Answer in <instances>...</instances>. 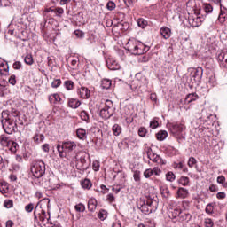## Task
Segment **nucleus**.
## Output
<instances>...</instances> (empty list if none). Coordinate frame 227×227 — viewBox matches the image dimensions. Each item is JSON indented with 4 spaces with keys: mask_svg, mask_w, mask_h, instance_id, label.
<instances>
[{
    "mask_svg": "<svg viewBox=\"0 0 227 227\" xmlns=\"http://www.w3.org/2000/svg\"><path fill=\"white\" fill-rule=\"evenodd\" d=\"M77 148V144L72 141L63 142L62 145H57V150L59 152V155L61 159H65L67 157L68 160H73L74 162L78 161L79 158H77V153L74 157L70 156V152H74Z\"/></svg>",
    "mask_w": 227,
    "mask_h": 227,
    "instance_id": "f257e3e1",
    "label": "nucleus"
},
{
    "mask_svg": "<svg viewBox=\"0 0 227 227\" xmlns=\"http://www.w3.org/2000/svg\"><path fill=\"white\" fill-rule=\"evenodd\" d=\"M127 49L135 56H141V54H145V44L139 41H129L127 43Z\"/></svg>",
    "mask_w": 227,
    "mask_h": 227,
    "instance_id": "f03ea898",
    "label": "nucleus"
},
{
    "mask_svg": "<svg viewBox=\"0 0 227 227\" xmlns=\"http://www.w3.org/2000/svg\"><path fill=\"white\" fill-rule=\"evenodd\" d=\"M31 173L35 178H42L45 175V163L42 160H35L32 163Z\"/></svg>",
    "mask_w": 227,
    "mask_h": 227,
    "instance_id": "7ed1b4c3",
    "label": "nucleus"
},
{
    "mask_svg": "<svg viewBox=\"0 0 227 227\" xmlns=\"http://www.w3.org/2000/svg\"><path fill=\"white\" fill-rule=\"evenodd\" d=\"M188 15H200L201 13V2L200 0H189L186 4Z\"/></svg>",
    "mask_w": 227,
    "mask_h": 227,
    "instance_id": "20e7f679",
    "label": "nucleus"
},
{
    "mask_svg": "<svg viewBox=\"0 0 227 227\" xmlns=\"http://www.w3.org/2000/svg\"><path fill=\"white\" fill-rule=\"evenodd\" d=\"M114 103L112 100H106L105 103V106L100 110L99 115L104 120H109L110 116H113L114 110Z\"/></svg>",
    "mask_w": 227,
    "mask_h": 227,
    "instance_id": "39448f33",
    "label": "nucleus"
},
{
    "mask_svg": "<svg viewBox=\"0 0 227 227\" xmlns=\"http://www.w3.org/2000/svg\"><path fill=\"white\" fill-rule=\"evenodd\" d=\"M6 116V113H2V125L4 129L6 134H12L15 130V124H13V121H12L8 117Z\"/></svg>",
    "mask_w": 227,
    "mask_h": 227,
    "instance_id": "423d86ee",
    "label": "nucleus"
},
{
    "mask_svg": "<svg viewBox=\"0 0 227 227\" xmlns=\"http://www.w3.org/2000/svg\"><path fill=\"white\" fill-rule=\"evenodd\" d=\"M140 210L143 212V214H152V212H155L157 210V207L153 206V200H147L146 203H143L140 206Z\"/></svg>",
    "mask_w": 227,
    "mask_h": 227,
    "instance_id": "0eeeda50",
    "label": "nucleus"
},
{
    "mask_svg": "<svg viewBox=\"0 0 227 227\" xmlns=\"http://www.w3.org/2000/svg\"><path fill=\"white\" fill-rule=\"evenodd\" d=\"M147 156L148 159H150V160L153 162H157L158 164H166V160L162 159L157 153H153L151 148L147 149Z\"/></svg>",
    "mask_w": 227,
    "mask_h": 227,
    "instance_id": "6e6552de",
    "label": "nucleus"
},
{
    "mask_svg": "<svg viewBox=\"0 0 227 227\" xmlns=\"http://www.w3.org/2000/svg\"><path fill=\"white\" fill-rule=\"evenodd\" d=\"M122 116L126 120H129V118H134L136 114L134 113V108L132 106H124L122 109Z\"/></svg>",
    "mask_w": 227,
    "mask_h": 227,
    "instance_id": "1a4fd4ad",
    "label": "nucleus"
},
{
    "mask_svg": "<svg viewBox=\"0 0 227 227\" xmlns=\"http://www.w3.org/2000/svg\"><path fill=\"white\" fill-rule=\"evenodd\" d=\"M184 129H185L184 124L175 123L171 125L170 132H172L173 134H182V132H184Z\"/></svg>",
    "mask_w": 227,
    "mask_h": 227,
    "instance_id": "9d476101",
    "label": "nucleus"
},
{
    "mask_svg": "<svg viewBox=\"0 0 227 227\" xmlns=\"http://www.w3.org/2000/svg\"><path fill=\"white\" fill-rule=\"evenodd\" d=\"M109 70H120V64L114 59H108L106 60Z\"/></svg>",
    "mask_w": 227,
    "mask_h": 227,
    "instance_id": "9b49d317",
    "label": "nucleus"
},
{
    "mask_svg": "<svg viewBox=\"0 0 227 227\" xmlns=\"http://www.w3.org/2000/svg\"><path fill=\"white\" fill-rule=\"evenodd\" d=\"M160 33L165 40H168V38H171V28L168 27H162L160 29Z\"/></svg>",
    "mask_w": 227,
    "mask_h": 227,
    "instance_id": "f8f14e48",
    "label": "nucleus"
},
{
    "mask_svg": "<svg viewBox=\"0 0 227 227\" xmlns=\"http://www.w3.org/2000/svg\"><path fill=\"white\" fill-rule=\"evenodd\" d=\"M78 95L81 97V98H90V90L86 87H81L78 89Z\"/></svg>",
    "mask_w": 227,
    "mask_h": 227,
    "instance_id": "ddd939ff",
    "label": "nucleus"
},
{
    "mask_svg": "<svg viewBox=\"0 0 227 227\" xmlns=\"http://www.w3.org/2000/svg\"><path fill=\"white\" fill-rule=\"evenodd\" d=\"M195 16H192V18L189 19L190 24L193 27H198V26H201V18L198 17L199 14H194Z\"/></svg>",
    "mask_w": 227,
    "mask_h": 227,
    "instance_id": "4468645a",
    "label": "nucleus"
},
{
    "mask_svg": "<svg viewBox=\"0 0 227 227\" xmlns=\"http://www.w3.org/2000/svg\"><path fill=\"white\" fill-rule=\"evenodd\" d=\"M12 140L10 139V137H6L5 135L0 136V146H2L3 148H8Z\"/></svg>",
    "mask_w": 227,
    "mask_h": 227,
    "instance_id": "2eb2a0df",
    "label": "nucleus"
},
{
    "mask_svg": "<svg viewBox=\"0 0 227 227\" xmlns=\"http://www.w3.org/2000/svg\"><path fill=\"white\" fill-rule=\"evenodd\" d=\"M76 136L78 138H80L82 141H85V139L88 138V131L86 129L80 128L76 130Z\"/></svg>",
    "mask_w": 227,
    "mask_h": 227,
    "instance_id": "dca6fc26",
    "label": "nucleus"
},
{
    "mask_svg": "<svg viewBox=\"0 0 227 227\" xmlns=\"http://www.w3.org/2000/svg\"><path fill=\"white\" fill-rule=\"evenodd\" d=\"M217 59L221 65L227 67V51L220 52L217 56Z\"/></svg>",
    "mask_w": 227,
    "mask_h": 227,
    "instance_id": "f3484780",
    "label": "nucleus"
},
{
    "mask_svg": "<svg viewBox=\"0 0 227 227\" xmlns=\"http://www.w3.org/2000/svg\"><path fill=\"white\" fill-rule=\"evenodd\" d=\"M81 106V101L77 98H71L68 99V106L71 109H77Z\"/></svg>",
    "mask_w": 227,
    "mask_h": 227,
    "instance_id": "a211bd4d",
    "label": "nucleus"
},
{
    "mask_svg": "<svg viewBox=\"0 0 227 227\" xmlns=\"http://www.w3.org/2000/svg\"><path fill=\"white\" fill-rule=\"evenodd\" d=\"M189 196V190L185 188H179L176 192V198H180L181 200H185Z\"/></svg>",
    "mask_w": 227,
    "mask_h": 227,
    "instance_id": "6ab92c4d",
    "label": "nucleus"
},
{
    "mask_svg": "<svg viewBox=\"0 0 227 227\" xmlns=\"http://www.w3.org/2000/svg\"><path fill=\"white\" fill-rule=\"evenodd\" d=\"M49 102L51 104H61V97L58 93L49 96Z\"/></svg>",
    "mask_w": 227,
    "mask_h": 227,
    "instance_id": "aec40b11",
    "label": "nucleus"
},
{
    "mask_svg": "<svg viewBox=\"0 0 227 227\" xmlns=\"http://www.w3.org/2000/svg\"><path fill=\"white\" fill-rule=\"evenodd\" d=\"M88 208L90 212H95L97 210V200L90 198L88 202Z\"/></svg>",
    "mask_w": 227,
    "mask_h": 227,
    "instance_id": "412c9836",
    "label": "nucleus"
},
{
    "mask_svg": "<svg viewBox=\"0 0 227 227\" xmlns=\"http://www.w3.org/2000/svg\"><path fill=\"white\" fill-rule=\"evenodd\" d=\"M9 72H10V66H8V62H5L4 65L0 66L1 75H8Z\"/></svg>",
    "mask_w": 227,
    "mask_h": 227,
    "instance_id": "4be33fe9",
    "label": "nucleus"
},
{
    "mask_svg": "<svg viewBox=\"0 0 227 227\" xmlns=\"http://www.w3.org/2000/svg\"><path fill=\"white\" fill-rule=\"evenodd\" d=\"M9 148L10 152L12 153H17V150H19V144L17 142L11 140L10 145L7 146Z\"/></svg>",
    "mask_w": 227,
    "mask_h": 227,
    "instance_id": "5701e85b",
    "label": "nucleus"
},
{
    "mask_svg": "<svg viewBox=\"0 0 227 227\" xmlns=\"http://www.w3.org/2000/svg\"><path fill=\"white\" fill-rule=\"evenodd\" d=\"M207 84L212 88H214V86H217V79H215V74H211L207 77Z\"/></svg>",
    "mask_w": 227,
    "mask_h": 227,
    "instance_id": "b1692460",
    "label": "nucleus"
},
{
    "mask_svg": "<svg viewBox=\"0 0 227 227\" xmlns=\"http://www.w3.org/2000/svg\"><path fill=\"white\" fill-rule=\"evenodd\" d=\"M112 82L111 80L105 78L101 81V88L103 90H109L111 88Z\"/></svg>",
    "mask_w": 227,
    "mask_h": 227,
    "instance_id": "393cba45",
    "label": "nucleus"
},
{
    "mask_svg": "<svg viewBox=\"0 0 227 227\" xmlns=\"http://www.w3.org/2000/svg\"><path fill=\"white\" fill-rule=\"evenodd\" d=\"M8 191H10V185L8 183H1L0 192H2V194H8Z\"/></svg>",
    "mask_w": 227,
    "mask_h": 227,
    "instance_id": "a878e982",
    "label": "nucleus"
},
{
    "mask_svg": "<svg viewBox=\"0 0 227 227\" xmlns=\"http://www.w3.org/2000/svg\"><path fill=\"white\" fill-rule=\"evenodd\" d=\"M156 137L158 141H164L166 137H168V131L166 130H161L156 134Z\"/></svg>",
    "mask_w": 227,
    "mask_h": 227,
    "instance_id": "bb28decb",
    "label": "nucleus"
},
{
    "mask_svg": "<svg viewBox=\"0 0 227 227\" xmlns=\"http://www.w3.org/2000/svg\"><path fill=\"white\" fill-rule=\"evenodd\" d=\"M179 217L181 221H185V223H189V221L192 219L191 214L181 212L179 214Z\"/></svg>",
    "mask_w": 227,
    "mask_h": 227,
    "instance_id": "cd10ccee",
    "label": "nucleus"
},
{
    "mask_svg": "<svg viewBox=\"0 0 227 227\" xmlns=\"http://www.w3.org/2000/svg\"><path fill=\"white\" fill-rule=\"evenodd\" d=\"M81 185L82 187V189H91L92 187V184L91 181H90V179H84L83 181L81 182Z\"/></svg>",
    "mask_w": 227,
    "mask_h": 227,
    "instance_id": "c85d7f7f",
    "label": "nucleus"
},
{
    "mask_svg": "<svg viewBox=\"0 0 227 227\" xmlns=\"http://www.w3.org/2000/svg\"><path fill=\"white\" fill-rule=\"evenodd\" d=\"M194 100H198V95L196 93L188 94L185 98V102L191 104V102H194Z\"/></svg>",
    "mask_w": 227,
    "mask_h": 227,
    "instance_id": "c756f323",
    "label": "nucleus"
},
{
    "mask_svg": "<svg viewBox=\"0 0 227 227\" xmlns=\"http://www.w3.org/2000/svg\"><path fill=\"white\" fill-rule=\"evenodd\" d=\"M166 181L167 182H175L176 176H175V174L171 171L168 172L166 175Z\"/></svg>",
    "mask_w": 227,
    "mask_h": 227,
    "instance_id": "7c9ffc66",
    "label": "nucleus"
},
{
    "mask_svg": "<svg viewBox=\"0 0 227 227\" xmlns=\"http://www.w3.org/2000/svg\"><path fill=\"white\" fill-rule=\"evenodd\" d=\"M178 184H180V185H183L184 187H186V185H189V177L181 176L178 180Z\"/></svg>",
    "mask_w": 227,
    "mask_h": 227,
    "instance_id": "2f4dec72",
    "label": "nucleus"
},
{
    "mask_svg": "<svg viewBox=\"0 0 227 227\" xmlns=\"http://www.w3.org/2000/svg\"><path fill=\"white\" fill-rule=\"evenodd\" d=\"M137 25L142 29H145V27H146V26L148 25V21H146V20H145L143 18H140L137 20Z\"/></svg>",
    "mask_w": 227,
    "mask_h": 227,
    "instance_id": "473e14b6",
    "label": "nucleus"
},
{
    "mask_svg": "<svg viewBox=\"0 0 227 227\" xmlns=\"http://www.w3.org/2000/svg\"><path fill=\"white\" fill-rule=\"evenodd\" d=\"M112 130L114 136H119L120 134H121V127H120V125L118 124H114L112 128Z\"/></svg>",
    "mask_w": 227,
    "mask_h": 227,
    "instance_id": "72a5a7b5",
    "label": "nucleus"
},
{
    "mask_svg": "<svg viewBox=\"0 0 227 227\" xmlns=\"http://www.w3.org/2000/svg\"><path fill=\"white\" fill-rule=\"evenodd\" d=\"M65 88L70 91L71 90H74V82L67 80L64 82Z\"/></svg>",
    "mask_w": 227,
    "mask_h": 227,
    "instance_id": "f704fd0d",
    "label": "nucleus"
},
{
    "mask_svg": "<svg viewBox=\"0 0 227 227\" xmlns=\"http://www.w3.org/2000/svg\"><path fill=\"white\" fill-rule=\"evenodd\" d=\"M98 217L101 221H106V219H107V211L106 210L99 211V213L98 214Z\"/></svg>",
    "mask_w": 227,
    "mask_h": 227,
    "instance_id": "c9c22d12",
    "label": "nucleus"
},
{
    "mask_svg": "<svg viewBox=\"0 0 227 227\" xmlns=\"http://www.w3.org/2000/svg\"><path fill=\"white\" fill-rule=\"evenodd\" d=\"M24 61H25L26 65H33V63H34L33 55L27 54L25 57Z\"/></svg>",
    "mask_w": 227,
    "mask_h": 227,
    "instance_id": "e433bc0d",
    "label": "nucleus"
},
{
    "mask_svg": "<svg viewBox=\"0 0 227 227\" xmlns=\"http://www.w3.org/2000/svg\"><path fill=\"white\" fill-rule=\"evenodd\" d=\"M204 226L205 227H214V220L211 218H205L204 219Z\"/></svg>",
    "mask_w": 227,
    "mask_h": 227,
    "instance_id": "4c0bfd02",
    "label": "nucleus"
},
{
    "mask_svg": "<svg viewBox=\"0 0 227 227\" xmlns=\"http://www.w3.org/2000/svg\"><path fill=\"white\" fill-rule=\"evenodd\" d=\"M106 8L109 10V12H113V10L116 9V4L113 1H109L106 4Z\"/></svg>",
    "mask_w": 227,
    "mask_h": 227,
    "instance_id": "58836bf2",
    "label": "nucleus"
},
{
    "mask_svg": "<svg viewBox=\"0 0 227 227\" xmlns=\"http://www.w3.org/2000/svg\"><path fill=\"white\" fill-rule=\"evenodd\" d=\"M92 169L93 171H100V161L94 160L92 162Z\"/></svg>",
    "mask_w": 227,
    "mask_h": 227,
    "instance_id": "ea45409f",
    "label": "nucleus"
},
{
    "mask_svg": "<svg viewBox=\"0 0 227 227\" xmlns=\"http://www.w3.org/2000/svg\"><path fill=\"white\" fill-rule=\"evenodd\" d=\"M76 212H84V210H86V206H84V204H77L75 207H74Z\"/></svg>",
    "mask_w": 227,
    "mask_h": 227,
    "instance_id": "a19ab883",
    "label": "nucleus"
},
{
    "mask_svg": "<svg viewBox=\"0 0 227 227\" xmlns=\"http://www.w3.org/2000/svg\"><path fill=\"white\" fill-rule=\"evenodd\" d=\"M25 210L26 212L30 214V212H33V210H35V204L34 203L27 204V206H25Z\"/></svg>",
    "mask_w": 227,
    "mask_h": 227,
    "instance_id": "79ce46f5",
    "label": "nucleus"
},
{
    "mask_svg": "<svg viewBox=\"0 0 227 227\" xmlns=\"http://www.w3.org/2000/svg\"><path fill=\"white\" fill-rule=\"evenodd\" d=\"M61 86V79H55L51 82V88H59Z\"/></svg>",
    "mask_w": 227,
    "mask_h": 227,
    "instance_id": "37998d69",
    "label": "nucleus"
},
{
    "mask_svg": "<svg viewBox=\"0 0 227 227\" xmlns=\"http://www.w3.org/2000/svg\"><path fill=\"white\" fill-rule=\"evenodd\" d=\"M153 172L152 168H147L144 171L145 178H150L151 176H153Z\"/></svg>",
    "mask_w": 227,
    "mask_h": 227,
    "instance_id": "c03bdc74",
    "label": "nucleus"
},
{
    "mask_svg": "<svg viewBox=\"0 0 227 227\" xmlns=\"http://www.w3.org/2000/svg\"><path fill=\"white\" fill-rule=\"evenodd\" d=\"M80 116L82 120H83V121H88V120H90V116L88 115V113H86V111L81 112Z\"/></svg>",
    "mask_w": 227,
    "mask_h": 227,
    "instance_id": "a18cd8bd",
    "label": "nucleus"
},
{
    "mask_svg": "<svg viewBox=\"0 0 227 227\" xmlns=\"http://www.w3.org/2000/svg\"><path fill=\"white\" fill-rule=\"evenodd\" d=\"M133 178H134L135 182H140V180H141V172L135 171L134 174H133Z\"/></svg>",
    "mask_w": 227,
    "mask_h": 227,
    "instance_id": "49530a36",
    "label": "nucleus"
},
{
    "mask_svg": "<svg viewBox=\"0 0 227 227\" xmlns=\"http://www.w3.org/2000/svg\"><path fill=\"white\" fill-rule=\"evenodd\" d=\"M206 214H214V204H208L206 207Z\"/></svg>",
    "mask_w": 227,
    "mask_h": 227,
    "instance_id": "de8ad7c7",
    "label": "nucleus"
},
{
    "mask_svg": "<svg viewBox=\"0 0 227 227\" xmlns=\"http://www.w3.org/2000/svg\"><path fill=\"white\" fill-rule=\"evenodd\" d=\"M153 175H155L156 176H160V173H162V170L159 168L158 167H154L153 169Z\"/></svg>",
    "mask_w": 227,
    "mask_h": 227,
    "instance_id": "09e8293b",
    "label": "nucleus"
},
{
    "mask_svg": "<svg viewBox=\"0 0 227 227\" xmlns=\"http://www.w3.org/2000/svg\"><path fill=\"white\" fill-rule=\"evenodd\" d=\"M4 205L5 208H12V207H13V200H5Z\"/></svg>",
    "mask_w": 227,
    "mask_h": 227,
    "instance_id": "8fccbe9b",
    "label": "nucleus"
},
{
    "mask_svg": "<svg viewBox=\"0 0 227 227\" xmlns=\"http://www.w3.org/2000/svg\"><path fill=\"white\" fill-rule=\"evenodd\" d=\"M9 84H12V86H15L17 84V79L14 74H12L9 78Z\"/></svg>",
    "mask_w": 227,
    "mask_h": 227,
    "instance_id": "3c124183",
    "label": "nucleus"
},
{
    "mask_svg": "<svg viewBox=\"0 0 227 227\" xmlns=\"http://www.w3.org/2000/svg\"><path fill=\"white\" fill-rule=\"evenodd\" d=\"M204 10H205L206 13H210V12H212V10H214V8L212 7V5L210 4H205Z\"/></svg>",
    "mask_w": 227,
    "mask_h": 227,
    "instance_id": "603ef678",
    "label": "nucleus"
},
{
    "mask_svg": "<svg viewBox=\"0 0 227 227\" xmlns=\"http://www.w3.org/2000/svg\"><path fill=\"white\" fill-rule=\"evenodd\" d=\"M54 13H56L59 17H61L63 13H65V11L61 7H58L54 10Z\"/></svg>",
    "mask_w": 227,
    "mask_h": 227,
    "instance_id": "864d4df0",
    "label": "nucleus"
},
{
    "mask_svg": "<svg viewBox=\"0 0 227 227\" xmlns=\"http://www.w3.org/2000/svg\"><path fill=\"white\" fill-rule=\"evenodd\" d=\"M195 165H196V160L194 159V157H191L188 160L189 168H194Z\"/></svg>",
    "mask_w": 227,
    "mask_h": 227,
    "instance_id": "5fc2aeb1",
    "label": "nucleus"
},
{
    "mask_svg": "<svg viewBox=\"0 0 227 227\" xmlns=\"http://www.w3.org/2000/svg\"><path fill=\"white\" fill-rule=\"evenodd\" d=\"M14 70H20L22 68V63L20 61H16L12 65Z\"/></svg>",
    "mask_w": 227,
    "mask_h": 227,
    "instance_id": "6e6d98bb",
    "label": "nucleus"
},
{
    "mask_svg": "<svg viewBox=\"0 0 227 227\" xmlns=\"http://www.w3.org/2000/svg\"><path fill=\"white\" fill-rule=\"evenodd\" d=\"M146 132L147 130L145 128H140L138 129V135L140 136V137H145L146 136Z\"/></svg>",
    "mask_w": 227,
    "mask_h": 227,
    "instance_id": "4d7b16f0",
    "label": "nucleus"
},
{
    "mask_svg": "<svg viewBox=\"0 0 227 227\" xmlns=\"http://www.w3.org/2000/svg\"><path fill=\"white\" fill-rule=\"evenodd\" d=\"M150 127H151V129H157V127H159V121L157 120L153 119L150 122Z\"/></svg>",
    "mask_w": 227,
    "mask_h": 227,
    "instance_id": "13d9d810",
    "label": "nucleus"
},
{
    "mask_svg": "<svg viewBox=\"0 0 227 227\" xmlns=\"http://www.w3.org/2000/svg\"><path fill=\"white\" fill-rule=\"evenodd\" d=\"M173 168L174 169H184V163L183 162L174 163Z\"/></svg>",
    "mask_w": 227,
    "mask_h": 227,
    "instance_id": "bf43d9fd",
    "label": "nucleus"
},
{
    "mask_svg": "<svg viewBox=\"0 0 227 227\" xmlns=\"http://www.w3.org/2000/svg\"><path fill=\"white\" fill-rule=\"evenodd\" d=\"M218 200H224L226 198V193L224 192H220L216 194Z\"/></svg>",
    "mask_w": 227,
    "mask_h": 227,
    "instance_id": "052dcab7",
    "label": "nucleus"
},
{
    "mask_svg": "<svg viewBox=\"0 0 227 227\" xmlns=\"http://www.w3.org/2000/svg\"><path fill=\"white\" fill-rule=\"evenodd\" d=\"M192 82H196V78L198 77V71L195 70L193 72H192Z\"/></svg>",
    "mask_w": 227,
    "mask_h": 227,
    "instance_id": "680f3d73",
    "label": "nucleus"
},
{
    "mask_svg": "<svg viewBox=\"0 0 227 227\" xmlns=\"http://www.w3.org/2000/svg\"><path fill=\"white\" fill-rule=\"evenodd\" d=\"M43 152H45L46 153H49L50 146L49 144H44L42 145Z\"/></svg>",
    "mask_w": 227,
    "mask_h": 227,
    "instance_id": "e2e57ef3",
    "label": "nucleus"
},
{
    "mask_svg": "<svg viewBox=\"0 0 227 227\" xmlns=\"http://www.w3.org/2000/svg\"><path fill=\"white\" fill-rule=\"evenodd\" d=\"M150 99L152 100V102H154V104H157V94L152 93L150 95Z\"/></svg>",
    "mask_w": 227,
    "mask_h": 227,
    "instance_id": "0e129e2a",
    "label": "nucleus"
},
{
    "mask_svg": "<svg viewBox=\"0 0 227 227\" xmlns=\"http://www.w3.org/2000/svg\"><path fill=\"white\" fill-rule=\"evenodd\" d=\"M225 181H226V177H224V176H220L217 177L218 184H224Z\"/></svg>",
    "mask_w": 227,
    "mask_h": 227,
    "instance_id": "69168bd1",
    "label": "nucleus"
},
{
    "mask_svg": "<svg viewBox=\"0 0 227 227\" xmlns=\"http://www.w3.org/2000/svg\"><path fill=\"white\" fill-rule=\"evenodd\" d=\"M161 194H163V196L165 198H168L169 197V190L168 189H164L161 191Z\"/></svg>",
    "mask_w": 227,
    "mask_h": 227,
    "instance_id": "338daca9",
    "label": "nucleus"
},
{
    "mask_svg": "<svg viewBox=\"0 0 227 227\" xmlns=\"http://www.w3.org/2000/svg\"><path fill=\"white\" fill-rule=\"evenodd\" d=\"M112 227H121V222L120 220H116L113 224Z\"/></svg>",
    "mask_w": 227,
    "mask_h": 227,
    "instance_id": "774afa93",
    "label": "nucleus"
}]
</instances>
